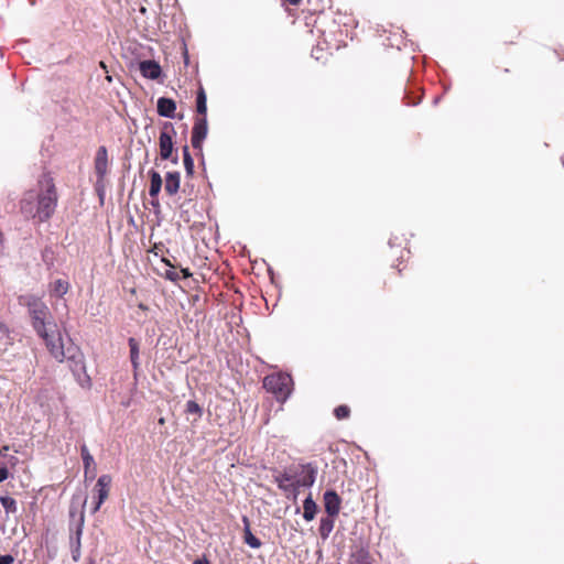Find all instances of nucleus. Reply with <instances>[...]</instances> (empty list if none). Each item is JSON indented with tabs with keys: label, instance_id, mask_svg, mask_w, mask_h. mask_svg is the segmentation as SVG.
<instances>
[{
	"label": "nucleus",
	"instance_id": "18",
	"mask_svg": "<svg viewBox=\"0 0 564 564\" xmlns=\"http://www.w3.org/2000/svg\"><path fill=\"white\" fill-rule=\"evenodd\" d=\"M243 522H245V535H243L245 543L248 544L252 549L261 547L262 543L257 536H254L252 534L248 519L243 518Z\"/></svg>",
	"mask_w": 564,
	"mask_h": 564
},
{
	"label": "nucleus",
	"instance_id": "20",
	"mask_svg": "<svg viewBox=\"0 0 564 564\" xmlns=\"http://www.w3.org/2000/svg\"><path fill=\"white\" fill-rule=\"evenodd\" d=\"M334 518L335 517L328 516L326 518L321 519L318 531L323 539H327L330 532L333 531L335 524Z\"/></svg>",
	"mask_w": 564,
	"mask_h": 564
},
{
	"label": "nucleus",
	"instance_id": "27",
	"mask_svg": "<svg viewBox=\"0 0 564 564\" xmlns=\"http://www.w3.org/2000/svg\"><path fill=\"white\" fill-rule=\"evenodd\" d=\"M80 456L83 462L87 460L89 463L90 459H94L86 445L80 447Z\"/></svg>",
	"mask_w": 564,
	"mask_h": 564
},
{
	"label": "nucleus",
	"instance_id": "3",
	"mask_svg": "<svg viewBox=\"0 0 564 564\" xmlns=\"http://www.w3.org/2000/svg\"><path fill=\"white\" fill-rule=\"evenodd\" d=\"M316 468L311 464L290 467L274 476L278 487L284 492L295 494L300 487H311L315 481Z\"/></svg>",
	"mask_w": 564,
	"mask_h": 564
},
{
	"label": "nucleus",
	"instance_id": "33",
	"mask_svg": "<svg viewBox=\"0 0 564 564\" xmlns=\"http://www.w3.org/2000/svg\"><path fill=\"white\" fill-rule=\"evenodd\" d=\"M99 66H100L104 70L108 72V70H107V65H106V63H105V62H102V61H101V62L99 63Z\"/></svg>",
	"mask_w": 564,
	"mask_h": 564
},
{
	"label": "nucleus",
	"instance_id": "37",
	"mask_svg": "<svg viewBox=\"0 0 564 564\" xmlns=\"http://www.w3.org/2000/svg\"><path fill=\"white\" fill-rule=\"evenodd\" d=\"M499 70H500L501 73H506V74H507V73H509V69H508V68H501V69H499Z\"/></svg>",
	"mask_w": 564,
	"mask_h": 564
},
{
	"label": "nucleus",
	"instance_id": "38",
	"mask_svg": "<svg viewBox=\"0 0 564 564\" xmlns=\"http://www.w3.org/2000/svg\"><path fill=\"white\" fill-rule=\"evenodd\" d=\"M106 79H107V82H108V83H111V82H112V78H111V76H109V75H107V76H106Z\"/></svg>",
	"mask_w": 564,
	"mask_h": 564
},
{
	"label": "nucleus",
	"instance_id": "31",
	"mask_svg": "<svg viewBox=\"0 0 564 564\" xmlns=\"http://www.w3.org/2000/svg\"><path fill=\"white\" fill-rule=\"evenodd\" d=\"M284 3H289V4H293V6H297L301 0H283Z\"/></svg>",
	"mask_w": 564,
	"mask_h": 564
},
{
	"label": "nucleus",
	"instance_id": "30",
	"mask_svg": "<svg viewBox=\"0 0 564 564\" xmlns=\"http://www.w3.org/2000/svg\"><path fill=\"white\" fill-rule=\"evenodd\" d=\"M181 272L184 279L192 276V273L187 268L181 269Z\"/></svg>",
	"mask_w": 564,
	"mask_h": 564
},
{
	"label": "nucleus",
	"instance_id": "32",
	"mask_svg": "<svg viewBox=\"0 0 564 564\" xmlns=\"http://www.w3.org/2000/svg\"><path fill=\"white\" fill-rule=\"evenodd\" d=\"M162 261H163L166 265H169L171 269H175V265H174V264H172V263L170 262V260H167V259L163 258V259H162Z\"/></svg>",
	"mask_w": 564,
	"mask_h": 564
},
{
	"label": "nucleus",
	"instance_id": "22",
	"mask_svg": "<svg viewBox=\"0 0 564 564\" xmlns=\"http://www.w3.org/2000/svg\"><path fill=\"white\" fill-rule=\"evenodd\" d=\"M0 502L7 513H15L18 511V505L14 498L9 496H1Z\"/></svg>",
	"mask_w": 564,
	"mask_h": 564
},
{
	"label": "nucleus",
	"instance_id": "11",
	"mask_svg": "<svg viewBox=\"0 0 564 564\" xmlns=\"http://www.w3.org/2000/svg\"><path fill=\"white\" fill-rule=\"evenodd\" d=\"M149 177H150L149 195L153 198L152 205L159 206L158 195L162 188L161 174L155 170H150Z\"/></svg>",
	"mask_w": 564,
	"mask_h": 564
},
{
	"label": "nucleus",
	"instance_id": "4",
	"mask_svg": "<svg viewBox=\"0 0 564 564\" xmlns=\"http://www.w3.org/2000/svg\"><path fill=\"white\" fill-rule=\"evenodd\" d=\"M263 388L272 393L276 401L283 403L290 397L293 389L292 377L288 373L278 372L264 377Z\"/></svg>",
	"mask_w": 564,
	"mask_h": 564
},
{
	"label": "nucleus",
	"instance_id": "25",
	"mask_svg": "<svg viewBox=\"0 0 564 564\" xmlns=\"http://www.w3.org/2000/svg\"><path fill=\"white\" fill-rule=\"evenodd\" d=\"M334 415L337 420L348 419L350 415V409L346 404H340L334 409Z\"/></svg>",
	"mask_w": 564,
	"mask_h": 564
},
{
	"label": "nucleus",
	"instance_id": "8",
	"mask_svg": "<svg viewBox=\"0 0 564 564\" xmlns=\"http://www.w3.org/2000/svg\"><path fill=\"white\" fill-rule=\"evenodd\" d=\"M167 128H170L171 131L174 132L172 123H165L164 129L161 131L159 139L160 156L163 160L171 159L173 152L172 135L166 131Z\"/></svg>",
	"mask_w": 564,
	"mask_h": 564
},
{
	"label": "nucleus",
	"instance_id": "5",
	"mask_svg": "<svg viewBox=\"0 0 564 564\" xmlns=\"http://www.w3.org/2000/svg\"><path fill=\"white\" fill-rule=\"evenodd\" d=\"M111 481L112 478L108 474L101 475L98 478L94 488V492H96L97 497L95 505L91 509L93 513H96L100 509L101 505L108 499Z\"/></svg>",
	"mask_w": 564,
	"mask_h": 564
},
{
	"label": "nucleus",
	"instance_id": "1",
	"mask_svg": "<svg viewBox=\"0 0 564 564\" xmlns=\"http://www.w3.org/2000/svg\"><path fill=\"white\" fill-rule=\"evenodd\" d=\"M18 301L20 305L28 308L32 326L45 341L52 357L58 362L68 361L73 372L84 369V356L80 348L70 340L67 345L64 343L47 305L40 297L32 294L21 295Z\"/></svg>",
	"mask_w": 564,
	"mask_h": 564
},
{
	"label": "nucleus",
	"instance_id": "17",
	"mask_svg": "<svg viewBox=\"0 0 564 564\" xmlns=\"http://www.w3.org/2000/svg\"><path fill=\"white\" fill-rule=\"evenodd\" d=\"M128 344H129V348H130V360H131V364H132L134 372H137L139 367H140V361H139V359H140L139 343H138V340L135 338L130 337L129 340H128Z\"/></svg>",
	"mask_w": 564,
	"mask_h": 564
},
{
	"label": "nucleus",
	"instance_id": "19",
	"mask_svg": "<svg viewBox=\"0 0 564 564\" xmlns=\"http://www.w3.org/2000/svg\"><path fill=\"white\" fill-rule=\"evenodd\" d=\"M303 509H304L303 518L306 521H312L315 518V514H316V511H317V505L315 503V501L312 499L311 496H308L304 500Z\"/></svg>",
	"mask_w": 564,
	"mask_h": 564
},
{
	"label": "nucleus",
	"instance_id": "6",
	"mask_svg": "<svg viewBox=\"0 0 564 564\" xmlns=\"http://www.w3.org/2000/svg\"><path fill=\"white\" fill-rule=\"evenodd\" d=\"M208 132L207 117H196L192 130V145L194 149H202L203 141Z\"/></svg>",
	"mask_w": 564,
	"mask_h": 564
},
{
	"label": "nucleus",
	"instance_id": "35",
	"mask_svg": "<svg viewBox=\"0 0 564 564\" xmlns=\"http://www.w3.org/2000/svg\"><path fill=\"white\" fill-rule=\"evenodd\" d=\"M8 449H9L8 446H3L2 448H0V454L6 453V451H8Z\"/></svg>",
	"mask_w": 564,
	"mask_h": 564
},
{
	"label": "nucleus",
	"instance_id": "28",
	"mask_svg": "<svg viewBox=\"0 0 564 564\" xmlns=\"http://www.w3.org/2000/svg\"><path fill=\"white\" fill-rule=\"evenodd\" d=\"M14 562V557L10 554L0 555V564H12Z\"/></svg>",
	"mask_w": 564,
	"mask_h": 564
},
{
	"label": "nucleus",
	"instance_id": "14",
	"mask_svg": "<svg viewBox=\"0 0 564 564\" xmlns=\"http://www.w3.org/2000/svg\"><path fill=\"white\" fill-rule=\"evenodd\" d=\"M70 284L66 279H57L50 283L48 292L53 297H63L69 291Z\"/></svg>",
	"mask_w": 564,
	"mask_h": 564
},
{
	"label": "nucleus",
	"instance_id": "16",
	"mask_svg": "<svg viewBox=\"0 0 564 564\" xmlns=\"http://www.w3.org/2000/svg\"><path fill=\"white\" fill-rule=\"evenodd\" d=\"M197 117H207V97L205 89L199 85L196 96Z\"/></svg>",
	"mask_w": 564,
	"mask_h": 564
},
{
	"label": "nucleus",
	"instance_id": "21",
	"mask_svg": "<svg viewBox=\"0 0 564 564\" xmlns=\"http://www.w3.org/2000/svg\"><path fill=\"white\" fill-rule=\"evenodd\" d=\"M185 413L187 415H195V420L194 421H197L203 415V409H202V406L196 401L189 400V401L186 402Z\"/></svg>",
	"mask_w": 564,
	"mask_h": 564
},
{
	"label": "nucleus",
	"instance_id": "34",
	"mask_svg": "<svg viewBox=\"0 0 564 564\" xmlns=\"http://www.w3.org/2000/svg\"><path fill=\"white\" fill-rule=\"evenodd\" d=\"M8 449H9L8 446H3L2 448H0V454L6 453V451H8Z\"/></svg>",
	"mask_w": 564,
	"mask_h": 564
},
{
	"label": "nucleus",
	"instance_id": "40",
	"mask_svg": "<svg viewBox=\"0 0 564 564\" xmlns=\"http://www.w3.org/2000/svg\"><path fill=\"white\" fill-rule=\"evenodd\" d=\"M173 163L177 162V158L172 159Z\"/></svg>",
	"mask_w": 564,
	"mask_h": 564
},
{
	"label": "nucleus",
	"instance_id": "39",
	"mask_svg": "<svg viewBox=\"0 0 564 564\" xmlns=\"http://www.w3.org/2000/svg\"><path fill=\"white\" fill-rule=\"evenodd\" d=\"M4 327L0 325V333H4Z\"/></svg>",
	"mask_w": 564,
	"mask_h": 564
},
{
	"label": "nucleus",
	"instance_id": "2",
	"mask_svg": "<svg viewBox=\"0 0 564 564\" xmlns=\"http://www.w3.org/2000/svg\"><path fill=\"white\" fill-rule=\"evenodd\" d=\"M36 208L34 212L31 202L23 199L21 202V212L40 223L47 221L55 213L58 203V193L54 178L50 173H45L39 180V193L36 196Z\"/></svg>",
	"mask_w": 564,
	"mask_h": 564
},
{
	"label": "nucleus",
	"instance_id": "13",
	"mask_svg": "<svg viewBox=\"0 0 564 564\" xmlns=\"http://www.w3.org/2000/svg\"><path fill=\"white\" fill-rule=\"evenodd\" d=\"M181 185V175L178 172H167L165 175L164 189L167 195H175Z\"/></svg>",
	"mask_w": 564,
	"mask_h": 564
},
{
	"label": "nucleus",
	"instance_id": "9",
	"mask_svg": "<svg viewBox=\"0 0 564 564\" xmlns=\"http://www.w3.org/2000/svg\"><path fill=\"white\" fill-rule=\"evenodd\" d=\"M325 511L329 517H337L340 510L341 499L334 490L325 491L323 496Z\"/></svg>",
	"mask_w": 564,
	"mask_h": 564
},
{
	"label": "nucleus",
	"instance_id": "23",
	"mask_svg": "<svg viewBox=\"0 0 564 564\" xmlns=\"http://www.w3.org/2000/svg\"><path fill=\"white\" fill-rule=\"evenodd\" d=\"M183 162L187 175H192L194 173V160L187 145L183 147Z\"/></svg>",
	"mask_w": 564,
	"mask_h": 564
},
{
	"label": "nucleus",
	"instance_id": "7",
	"mask_svg": "<svg viewBox=\"0 0 564 564\" xmlns=\"http://www.w3.org/2000/svg\"><path fill=\"white\" fill-rule=\"evenodd\" d=\"M108 150L105 145H101L97 149L94 160V169L98 181H102L106 177L108 173Z\"/></svg>",
	"mask_w": 564,
	"mask_h": 564
},
{
	"label": "nucleus",
	"instance_id": "24",
	"mask_svg": "<svg viewBox=\"0 0 564 564\" xmlns=\"http://www.w3.org/2000/svg\"><path fill=\"white\" fill-rule=\"evenodd\" d=\"M85 480H93L96 477V464L94 459L83 462Z\"/></svg>",
	"mask_w": 564,
	"mask_h": 564
},
{
	"label": "nucleus",
	"instance_id": "36",
	"mask_svg": "<svg viewBox=\"0 0 564 564\" xmlns=\"http://www.w3.org/2000/svg\"><path fill=\"white\" fill-rule=\"evenodd\" d=\"M159 424H160V425L165 424V420H164V417H160V419H159Z\"/></svg>",
	"mask_w": 564,
	"mask_h": 564
},
{
	"label": "nucleus",
	"instance_id": "29",
	"mask_svg": "<svg viewBox=\"0 0 564 564\" xmlns=\"http://www.w3.org/2000/svg\"><path fill=\"white\" fill-rule=\"evenodd\" d=\"M9 477V470L7 467H0V482L4 481Z\"/></svg>",
	"mask_w": 564,
	"mask_h": 564
},
{
	"label": "nucleus",
	"instance_id": "15",
	"mask_svg": "<svg viewBox=\"0 0 564 564\" xmlns=\"http://www.w3.org/2000/svg\"><path fill=\"white\" fill-rule=\"evenodd\" d=\"M349 564H372V558L368 550L359 547L351 553Z\"/></svg>",
	"mask_w": 564,
	"mask_h": 564
},
{
	"label": "nucleus",
	"instance_id": "12",
	"mask_svg": "<svg viewBox=\"0 0 564 564\" xmlns=\"http://www.w3.org/2000/svg\"><path fill=\"white\" fill-rule=\"evenodd\" d=\"M158 113L165 118H175L176 104L173 99L161 97L158 99Z\"/></svg>",
	"mask_w": 564,
	"mask_h": 564
},
{
	"label": "nucleus",
	"instance_id": "10",
	"mask_svg": "<svg viewBox=\"0 0 564 564\" xmlns=\"http://www.w3.org/2000/svg\"><path fill=\"white\" fill-rule=\"evenodd\" d=\"M139 69L143 77L150 79H158L162 74L160 64L152 59L140 62Z\"/></svg>",
	"mask_w": 564,
	"mask_h": 564
},
{
	"label": "nucleus",
	"instance_id": "26",
	"mask_svg": "<svg viewBox=\"0 0 564 564\" xmlns=\"http://www.w3.org/2000/svg\"><path fill=\"white\" fill-rule=\"evenodd\" d=\"M164 278L172 282H176V281H178L180 275L174 269H170V270H166V272L164 273Z\"/></svg>",
	"mask_w": 564,
	"mask_h": 564
}]
</instances>
